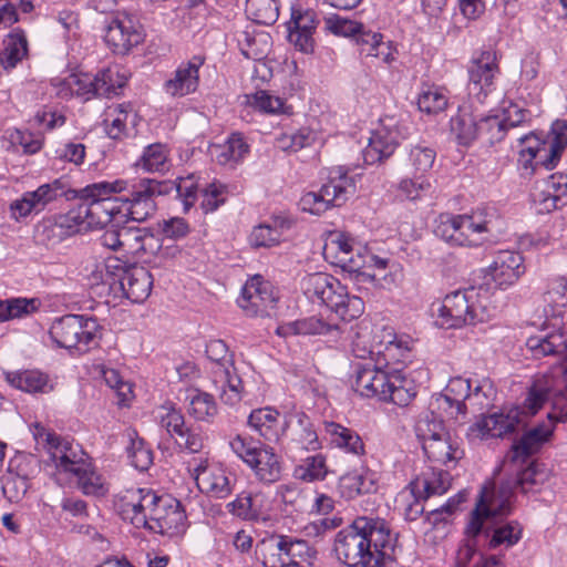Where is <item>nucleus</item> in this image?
I'll use <instances>...</instances> for the list:
<instances>
[{"instance_id": "nucleus-1", "label": "nucleus", "mask_w": 567, "mask_h": 567, "mask_svg": "<svg viewBox=\"0 0 567 567\" xmlns=\"http://www.w3.org/2000/svg\"><path fill=\"white\" fill-rule=\"evenodd\" d=\"M526 347L537 359L561 354L564 361L548 373L534 379L524 406L530 415H534L547 400H550L551 410L547 414L548 421L527 431L513 445L512 451L506 455V465L525 463L526 458L537 452L540 445L551 436L555 423L567 420V337L559 330H542L527 339Z\"/></svg>"}, {"instance_id": "nucleus-16", "label": "nucleus", "mask_w": 567, "mask_h": 567, "mask_svg": "<svg viewBox=\"0 0 567 567\" xmlns=\"http://www.w3.org/2000/svg\"><path fill=\"white\" fill-rule=\"evenodd\" d=\"M114 72L110 69L99 72L95 76L90 74H70L62 80L60 94L87 96L90 94L97 96H110L117 94L122 86H115L113 82Z\"/></svg>"}, {"instance_id": "nucleus-8", "label": "nucleus", "mask_w": 567, "mask_h": 567, "mask_svg": "<svg viewBox=\"0 0 567 567\" xmlns=\"http://www.w3.org/2000/svg\"><path fill=\"white\" fill-rule=\"evenodd\" d=\"M125 189H127V182L123 179L94 183L80 189L78 195L83 200L81 204L86 217V227L90 229L105 227L121 215L120 196H113V194H120Z\"/></svg>"}, {"instance_id": "nucleus-57", "label": "nucleus", "mask_w": 567, "mask_h": 567, "mask_svg": "<svg viewBox=\"0 0 567 567\" xmlns=\"http://www.w3.org/2000/svg\"><path fill=\"white\" fill-rule=\"evenodd\" d=\"M422 449L429 460L440 464H447L455 461V452L453 449L449 432L422 444Z\"/></svg>"}, {"instance_id": "nucleus-49", "label": "nucleus", "mask_w": 567, "mask_h": 567, "mask_svg": "<svg viewBox=\"0 0 567 567\" xmlns=\"http://www.w3.org/2000/svg\"><path fill=\"white\" fill-rule=\"evenodd\" d=\"M348 258L351 259V262L340 265L339 267L342 268L344 271H348L350 274H355L358 280L361 281H371L375 285H381V279L386 280V276H382L381 274L374 272H368L363 270L365 266L368 265V257L369 254H365L362 251V248L359 246H354L349 251Z\"/></svg>"}, {"instance_id": "nucleus-56", "label": "nucleus", "mask_w": 567, "mask_h": 567, "mask_svg": "<svg viewBox=\"0 0 567 567\" xmlns=\"http://www.w3.org/2000/svg\"><path fill=\"white\" fill-rule=\"evenodd\" d=\"M408 383L401 371L395 369L381 400L390 401L400 406L408 405L415 396V392L411 386H408Z\"/></svg>"}, {"instance_id": "nucleus-4", "label": "nucleus", "mask_w": 567, "mask_h": 567, "mask_svg": "<svg viewBox=\"0 0 567 567\" xmlns=\"http://www.w3.org/2000/svg\"><path fill=\"white\" fill-rule=\"evenodd\" d=\"M548 477V473L536 462L518 471L516 477L507 478L496 489L494 484L485 485L471 514L470 528L473 533L482 529L484 518L495 514L511 513V501L515 489L527 494L536 491Z\"/></svg>"}, {"instance_id": "nucleus-35", "label": "nucleus", "mask_w": 567, "mask_h": 567, "mask_svg": "<svg viewBox=\"0 0 567 567\" xmlns=\"http://www.w3.org/2000/svg\"><path fill=\"white\" fill-rule=\"evenodd\" d=\"M249 153V145L241 133H233L224 144L212 146V155L224 166L235 167Z\"/></svg>"}, {"instance_id": "nucleus-26", "label": "nucleus", "mask_w": 567, "mask_h": 567, "mask_svg": "<svg viewBox=\"0 0 567 567\" xmlns=\"http://www.w3.org/2000/svg\"><path fill=\"white\" fill-rule=\"evenodd\" d=\"M532 196L540 213L567 205V174H553L535 188Z\"/></svg>"}, {"instance_id": "nucleus-45", "label": "nucleus", "mask_w": 567, "mask_h": 567, "mask_svg": "<svg viewBox=\"0 0 567 567\" xmlns=\"http://www.w3.org/2000/svg\"><path fill=\"white\" fill-rule=\"evenodd\" d=\"M3 44L4 48L0 53V65L6 70L13 69L27 56V38L23 32L16 31L6 38Z\"/></svg>"}, {"instance_id": "nucleus-23", "label": "nucleus", "mask_w": 567, "mask_h": 567, "mask_svg": "<svg viewBox=\"0 0 567 567\" xmlns=\"http://www.w3.org/2000/svg\"><path fill=\"white\" fill-rule=\"evenodd\" d=\"M193 472L196 485L202 493L216 498H225L231 493L230 478L223 467L200 460Z\"/></svg>"}, {"instance_id": "nucleus-55", "label": "nucleus", "mask_w": 567, "mask_h": 567, "mask_svg": "<svg viewBox=\"0 0 567 567\" xmlns=\"http://www.w3.org/2000/svg\"><path fill=\"white\" fill-rule=\"evenodd\" d=\"M315 140L316 133L309 127H302L295 132L280 133L275 138V146L284 152L296 153L312 145Z\"/></svg>"}, {"instance_id": "nucleus-29", "label": "nucleus", "mask_w": 567, "mask_h": 567, "mask_svg": "<svg viewBox=\"0 0 567 567\" xmlns=\"http://www.w3.org/2000/svg\"><path fill=\"white\" fill-rule=\"evenodd\" d=\"M371 341L374 347L377 359L391 363L392 361L405 360L409 357V348L398 340L394 330L386 326H370Z\"/></svg>"}, {"instance_id": "nucleus-40", "label": "nucleus", "mask_w": 567, "mask_h": 567, "mask_svg": "<svg viewBox=\"0 0 567 567\" xmlns=\"http://www.w3.org/2000/svg\"><path fill=\"white\" fill-rule=\"evenodd\" d=\"M284 535L270 534L257 542L255 556L264 567H284Z\"/></svg>"}, {"instance_id": "nucleus-9", "label": "nucleus", "mask_w": 567, "mask_h": 567, "mask_svg": "<svg viewBox=\"0 0 567 567\" xmlns=\"http://www.w3.org/2000/svg\"><path fill=\"white\" fill-rule=\"evenodd\" d=\"M49 332L58 347L81 353L96 347L101 339L97 320L80 315H68L56 319Z\"/></svg>"}, {"instance_id": "nucleus-61", "label": "nucleus", "mask_w": 567, "mask_h": 567, "mask_svg": "<svg viewBox=\"0 0 567 567\" xmlns=\"http://www.w3.org/2000/svg\"><path fill=\"white\" fill-rule=\"evenodd\" d=\"M414 429L416 437L421 444H424L425 442L441 435H445L447 432L442 419L439 417L434 412L422 413L419 416Z\"/></svg>"}, {"instance_id": "nucleus-28", "label": "nucleus", "mask_w": 567, "mask_h": 567, "mask_svg": "<svg viewBox=\"0 0 567 567\" xmlns=\"http://www.w3.org/2000/svg\"><path fill=\"white\" fill-rule=\"evenodd\" d=\"M205 58L194 55L187 62L181 63L174 76L165 82V91L172 96H185L195 92L199 84V69Z\"/></svg>"}, {"instance_id": "nucleus-27", "label": "nucleus", "mask_w": 567, "mask_h": 567, "mask_svg": "<svg viewBox=\"0 0 567 567\" xmlns=\"http://www.w3.org/2000/svg\"><path fill=\"white\" fill-rule=\"evenodd\" d=\"M473 380L463 377L450 379L444 391L435 396L436 408L452 417L466 414V402Z\"/></svg>"}, {"instance_id": "nucleus-39", "label": "nucleus", "mask_w": 567, "mask_h": 567, "mask_svg": "<svg viewBox=\"0 0 567 567\" xmlns=\"http://www.w3.org/2000/svg\"><path fill=\"white\" fill-rule=\"evenodd\" d=\"M31 432L37 445H41L49 453L55 466L60 463V458L58 457L59 452L62 455H69L73 450L70 442L61 440L60 436L49 431L41 423H34L31 427Z\"/></svg>"}, {"instance_id": "nucleus-24", "label": "nucleus", "mask_w": 567, "mask_h": 567, "mask_svg": "<svg viewBox=\"0 0 567 567\" xmlns=\"http://www.w3.org/2000/svg\"><path fill=\"white\" fill-rule=\"evenodd\" d=\"M506 514H495L488 518H484L482 529L477 533H473L467 525L466 533L473 538L478 534L484 533L486 536L491 535L488 546L489 548H496L505 546L506 548L514 546L522 537V527L517 522L501 523V518L507 516Z\"/></svg>"}, {"instance_id": "nucleus-2", "label": "nucleus", "mask_w": 567, "mask_h": 567, "mask_svg": "<svg viewBox=\"0 0 567 567\" xmlns=\"http://www.w3.org/2000/svg\"><path fill=\"white\" fill-rule=\"evenodd\" d=\"M396 543L383 519L358 517L336 534L333 551L347 567H388L395 560Z\"/></svg>"}, {"instance_id": "nucleus-48", "label": "nucleus", "mask_w": 567, "mask_h": 567, "mask_svg": "<svg viewBox=\"0 0 567 567\" xmlns=\"http://www.w3.org/2000/svg\"><path fill=\"white\" fill-rule=\"evenodd\" d=\"M410 486H414L417 492L422 493L423 498L426 499L432 495H441L449 489L450 474L442 470H432L431 473L417 477Z\"/></svg>"}, {"instance_id": "nucleus-22", "label": "nucleus", "mask_w": 567, "mask_h": 567, "mask_svg": "<svg viewBox=\"0 0 567 567\" xmlns=\"http://www.w3.org/2000/svg\"><path fill=\"white\" fill-rule=\"evenodd\" d=\"M529 414L523 406L522 410L515 408L509 410L506 414L494 413L483 416L470 427L471 435L474 437H502L508 433L514 432L517 426L523 423L522 415Z\"/></svg>"}, {"instance_id": "nucleus-32", "label": "nucleus", "mask_w": 567, "mask_h": 567, "mask_svg": "<svg viewBox=\"0 0 567 567\" xmlns=\"http://www.w3.org/2000/svg\"><path fill=\"white\" fill-rule=\"evenodd\" d=\"M248 425L265 441L279 442L285 434V421L281 422L280 413L271 408L254 410L248 416Z\"/></svg>"}, {"instance_id": "nucleus-18", "label": "nucleus", "mask_w": 567, "mask_h": 567, "mask_svg": "<svg viewBox=\"0 0 567 567\" xmlns=\"http://www.w3.org/2000/svg\"><path fill=\"white\" fill-rule=\"evenodd\" d=\"M286 442L284 447L287 454L295 455L301 451H317L321 447L317 431L309 416L296 413L285 420Z\"/></svg>"}, {"instance_id": "nucleus-38", "label": "nucleus", "mask_w": 567, "mask_h": 567, "mask_svg": "<svg viewBox=\"0 0 567 567\" xmlns=\"http://www.w3.org/2000/svg\"><path fill=\"white\" fill-rule=\"evenodd\" d=\"M337 329L336 326L329 324L320 318L309 317L291 322H286L276 329L278 336L287 338L292 336H315L328 334Z\"/></svg>"}, {"instance_id": "nucleus-6", "label": "nucleus", "mask_w": 567, "mask_h": 567, "mask_svg": "<svg viewBox=\"0 0 567 567\" xmlns=\"http://www.w3.org/2000/svg\"><path fill=\"white\" fill-rule=\"evenodd\" d=\"M502 226V219L494 208H483L471 215L441 214L434 234L453 246H476L481 235H497Z\"/></svg>"}, {"instance_id": "nucleus-58", "label": "nucleus", "mask_w": 567, "mask_h": 567, "mask_svg": "<svg viewBox=\"0 0 567 567\" xmlns=\"http://www.w3.org/2000/svg\"><path fill=\"white\" fill-rule=\"evenodd\" d=\"M246 13L254 22L269 25L277 21L279 9L276 0H247Z\"/></svg>"}, {"instance_id": "nucleus-59", "label": "nucleus", "mask_w": 567, "mask_h": 567, "mask_svg": "<svg viewBox=\"0 0 567 567\" xmlns=\"http://www.w3.org/2000/svg\"><path fill=\"white\" fill-rule=\"evenodd\" d=\"M65 193L66 185L61 179H54L52 183L39 186L33 192H27V195L30 200H32L35 213H39L43 210L49 203L65 195Z\"/></svg>"}, {"instance_id": "nucleus-14", "label": "nucleus", "mask_w": 567, "mask_h": 567, "mask_svg": "<svg viewBox=\"0 0 567 567\" xmlns=\"http://www.w3.org/2000/svg\"><path fill=\"white\" fill-rule=\"evenodd\" d=\"M354 188V181L348 176V171L343 167H334L329 171L328 182L321 186L320 190L309 194L315 200L317 212L321 215L330 207L343 205Z\"/></svg>"}, {"instance_id": "nucleus-53", "label": "nucleus", "mask_w": 567, "mask_h": 567, "mask_svg": "<svg viewBox=\"0 0 567 567\" xmlns=\"http://www.w3.org/2000/svg\"><path fill=\"white\" fill-rule=\"evenodd\" d=\"M449 97L442 87L423 85L417 95V107L426 114H437L447 106Z\"/></svg>"}, {"instance_id": "nucleus-54", "label": "nucleus", "mask_w": 567, "mask_h": 567, "mask_svg": "<svg viewBox=\"0 0 567 567\" xmlns=\"http://www.w3.org/2000/svg\"><path fill=\"white\" fill-rule=\"evenodd\" d=\"M168 148L162 143H154L145 147L136 166L146 172L156 173L168 169Z\"/></svg>"}, {"instance_id": "nucleus-37", "label": "nucleus", "mask_w": 567, "mask_h": 567, "mask_svg": "<svg viewBox=\"0 0 567 567\" xmlns=\"http://www.w3.org/2000/svg\"><path fill=\"white\" fill-rule=\"evenodd\" d=\"M282 554L284 567H310L316 550L307 540L284 535Z\"/></svg>"}, {"instance_id": "nucleus-64", "label": "nucleus", "mask_w": 567, "mask_h": 567, "mask_svg": "<svg viewBox=\"0 0 567 567\" xmlns=\"http://www.w3.org/2000/svg\"><path fill=\"white\" fill-rule=\"evenodd\" d=\"M157 417L161 426L165 429L173 439L186 426L183 413L172 403L162 405Z\"/></svg>"}, {"instance_id": "nucleus-13", "label": "nucleus", "mask_w": 567, "mask_h": 567, "mask_svg": "<svg viewBox=\"0 0 567 567\" xmlns=\"http://www.w3.org/2000/svg\"><path fill=\"white\" fill-rule=\"evenodd\" d=\"M278 299L275 287L261 276H255L243 287L238 305L248 316L270 317Z\"/></svg>"}, {"instance_id": "nucleus-31", "label": "nucleus", "mask_w": 567, "mask_h": 567, "mask_svg": "<svg viewBox=\"0 0 567 567\" xmlns=\"http://www.w3.org/2000/svg\"><path fill=\"white\" fill-rule=\"evenodd\" d=\"M342 320H352L361 316L364 310L363 300L357 296H350L347 288L337 279L334 286L328 291L323 302Z\"/></svg>"}, {"instance_id": "nucleus-5", "label": "nucleus", "mask_w": 567, "mask_h": 567, "mask_svg": "<svg viewBox=\"0 0 567 567\" xmlns=\"http://www.w3.org/2000/svg\"><path fill=\"white\" fill-rule=\"evenodd\" d=\"M442 328L456 329L487 321L493 315L488 289L483 286L453 291L442 302L432 306Z\"/></svg>"}, {"instance_id": "nucleus-7", "label": "nucleus", "mask_w": 567, "mask_h": 567, "mask_svg": "<svg viewBox=\"0 0 567 567\" xmlns=\"http://www.w3.org/2000/svg\"><path fill=\"white\" fill-rule=\"evenodd\" d=\"M102 286L109 288L114 299L126 298L134 303L145 301L153 287L151 272L142 266H127L117 257H107L93 272Z\"/></svg>"}, {"instance_id": "nucleus-47", "label": "nucleus", "mask_w": 567, "mask_h": 567, "mask_svg": "<svg viewBox=\"0 0 567 567\" xmlns=\"http://www.w3.org/2000/svg\"><path fill=\"white\" fill-rule=\"evenodd\" d=\"M353 239L342 233H333L326 241L323 247V256L334 266L351 262L348 258L349 251L353 248Z\"/></svg>"}, {"instance_id": "nucleus-62", "label": "nucleus", "mask_w": 567, "mask_h": 567, "mask_svg": "<svg viewBox=\"0 0 567 567\" xmlns=\"http://www.w3.org/2000/svg\"><path fill=\"white\" fill-rule=\"evenodd\" d=\"M126 435L130 440L126 450L132 465L140 471H146L153 463L152 451L145 446L142 439L137 437L134 430H128Z\"/></svg>"}, {"instance_id": "nucleus-50", "label": "nucleus", "mask_w": 567, "mask_h": 567, "mask_svg": "<svg viewBox=\"0 0 567 567\" xmlns=\"http://www.w3.org/2000/svg\"><path fill=\"white\" fill-rule=\"evenodd\" d=\"M337 279L324 272H316L306 276L302 280L305 295L312 301L323 305L328 297V291L332 289Z\"/></svg>"}, {"instance_id": "nucleus-20", "label": "nucleus", "mask_w": 567, "mask_h": 567, "mask_svg": "<svg viewBox=\"0 0 567 567\" xmlns=\"http://www.w3.org/2000/svg\"><path fill=\"white\" fill-rule=\"evenodd\" d=\"M525 271L524 257L519 252L501 250L486 268V277H489L496 288L506 290L515 285Z\"/></svg>"}, {"instance_id": "nucleus-12", "label": "nucleus", "mask_w": 567, "mask_h": 567, "mask_svg": "<svg viewBox=\"0 0 567 567\" xmlns=\"http://www.w3.org/2000/svg\"><path fill=\"white\" fill-rule=\"evenodd\" d=\"M130 195L120 197L123 217H128L134 221H144L156 210L155 197L168 192L165 183L156 179L144 178L130 185L127 189Z\"/></svg>"}, {"instance_id": "nucleus-42", "label": "nucleus", "mask_w": 567, "mask_h": 567, "mask_svg": "<svg viewBox=\"0 0 567 567\" xmlns=\"http://www.w3.org/2000/svg\"><path fill=\"white\" fill-rule=\"evenodd\" d=\"M450 123L451 132L458 144L468 146L478 140V118L466 110H461Z\"/></svg>"}, {"instance_id": "nucleus-10", "label": "nucleus", "mask_w": 567, "mask_h": 567, "mask_svg": "<svg viewBox=\"0 0 567 567\" xmlns=\"http://www.w3.org/2000/svg\"><path fill=\"white\" fill-rule=\"evenodd\" d=\"M229 446L260 483L272 484L280 480L282 470L280 458L270 445L255 442L251 437L236 435L230 440Z\"/></svg>"}, {"instance_id": "nucleus-11", "label": "nucleus", "mask_w": 567, "mask_h": 567, "mask_svg": "<svg viewBox=\"0 0 567 567\" xmlns=\"http://www.w3.org/2000/svg\"><path fill=\"white\" fill-rule=\"evenodd\" d=\"M206 354L216 363L215 383H220L219 399L223 403L237 405L245 393L244 384L233 364L231 354L223 340H212L206 346Z\"/></svg>"}, {"instance_id": "nucleus-21", "label": "nucleus", "mask_w": 567, "mask_h": 567, "mask_svg": "<svg viewBox=\"0 0 567 567\" xmlns=\"http://www.w3.org/2000/svg\"><path fill=\"white\" fill-rule=\"evenodd\" d=\"M400 138L401 132L393 120L382 121L372 132L369 144L363 150L364 162L373 165L389 158L395 152Z\"/></svg>"}, {"instance_id": "nucleus-43", "label": "nucleus", "mask_w": 567, "mask_h": 567, "mask_svg": "<svg viewBox=\"0 0 567 567\" xmlns=\"http://www.w3.org/2000/svg\"><path fill=\"white\" fill-rule=\"evenodd\" d=\"M326 432L330 435L331 442L347 452L354 455L364 454V444L362 439L351 429L342 426L338 423L330 422L326 424Z\"/></svg>"}, {"instance_id": "nucleus-36", "label": "nucleus", "mask_w": 567, "mask_h": 567, "mask_svg": "<svg viewBox=\"0 0 567 567\" xmlns=\"http://www.w3.org/2000/svg\"><path fill=\"white\" fill-rule=\"evenodd\" d=\"M374 474L365 468L344 474L339 480V491L348 499L375 491Z\"/></svg>"}, {"instance_id": "nucleus-30", "label": "nucleus", "mask_w": 567, "mask_h": 567, "mask_svg": "<svg viewBox=\"0 0 567 567\" xmlns=\"http://www.w3.org/2000/svg\"><path fill=\"white\" fill-rule=\"evenodd\" d=\"M121 239L122 248L137 257L154 256L162 248L161 239L148 228L124 226Z\"/></svg>"}, {"instance_id": "nucleus-51", "label": "nucleus", "mask_w": 567, "mask_h": 567, "mask_svg": "<svg viewBox=\"0 0 567 567\" xmlns=\"http://www.w3.org/2000/svg\"><path fill=\"white\" fill-rule=\"evenodd\" d=\"M245 97L248 105L262 113L272 115L291 113V107L286 105L284 99L268 91H257L254 94H247Z\"/></svg>"}, {"instance_id": "nucleus-52", "label": "nucleus", "mask_w": 567, "mask_h": 567, "mask_svg": "<svg viewBox=\"0 0 567 567\" xmlns=\"http://www.w3.org/2000/svg\"><path fill=\"white\" fill-rule=\"evenodd\" d=\"M290 224L285 220L276 219L274 225L261 224L256 226L250 236L249 240L254 247H271L279 244L282 230L288 229Z\"/></svg>"}, {"instance_id": "nucleus-25", "label": "nucleus", "mask_w": 567, "mask_h": 567, "mask_svg": "<svg viewBox=\"0 0 567 567\" xmlns=\"http://www.w3.org/2000/svg\"><path fill=\"white\" fill-rule=\"evenodd\" d=\"M142 40V32L130 18H114L105 27L104 41L115 54L128 53Z\"/></svg>"}, {"instance_id": "nucleus-33", "label": "nucleus", "mask_w": 567, "mask_h": 567, "mask_svg": "<svg viewBox=\"0 0 567 567\" xmlns=\"http://www.w3.org/2000/svg\"><path fill=\"white\" fill-rule=\"evenodd\" d=\"M4 378L11 386L31 394H48L54 389L49 375L40 370L9 371Z\"/></svg>"}, {"instance_id": "nucleus-46", "label": "nucleus", "mask_w": 567, "mask_h": 567, "mask_svg": "<svg viewBox=\"0 0 567 567\" xmlns=\"http://www.w3.org/2000/svg\"><path fill=\"white\" fill-rule=\"evenodd\" d=\"M522 143H530L536 154V165L547 171L554 169L563 154V150L557 148L551 142L540 141L535 135H525L519 137Z\"/></svg>"}, {"instance_id": "nucleus-15", "label": "nucleus", "mask_w": 567, "mask_h": 567, "mask_svg": "<svg viewBox=\"0 0 567 567\" xmlns=\"http://www.w3.org/2000/svg\"><path fill=\"white\" fill-rule=\"evenodd\" d=\"M499 73L496 52L482 51L468 66V95L483 103L494 90V80Z\"/></svg>"}, {"instance_id": "nucleus-19", "label": "nucleus", "mask_w": 567, "mask_h": 567, "mask_svg": "<svg viewBox=\"0 0 567 567\" xmlns=\"http://www.w3.org/2000/svg\"><path fill=\"white\" fill-rule=\"evenodd\" d=\"M60 463L56 468L61 472L73 474L78 480L79 488L85 495L103 496L107 488L102 476L96 473L92 465L82 457H78L74 449L69 455L58 454Z\"/></svg>"}, {"instance_id": "nucleus-44", "label": "nucleus", "mask_w": 567, "mask_h": 567, "mask_svg": "<svg viewBox=\"0 0 567 567\" xmlns=\"http://www.w3.org/2000/svg\"><path fill=\"white\" fill-rule=\"evenodd\" d=\"M187 412L197 421L212 422L217 415V404L212 394L199 390H193L187 395Z\"/></svg>"}, {"instance_id": "nucleus-41", "label": "nucleus", "mask_w": 567, "mask_h": 567, "mask_svg": "<svg viewBox=\"0 0 567 567\" xmlns=\"http://www.w3.org/2000/svg\"><path fill=\"white\" fill-rule=\"evenodd\" d=\"M496 394L497 391L494 383L488 378L473 380L466 402V411L471 409L474 412H478L492 408Z\"/></svg>"}, {"instance_id": "nucleus-3", "label": "nucleus", "mask_w": 567, "mask_h": 567, "mask_svg": "<svg viewBox=\"0 0 567 567\" xmlns=\"http://www.w3.org/2000/svg\"><path fill=\"white\" fill-rule=\"evenodd\" d=\"M124 520L136 528L174 536L184 530L186 516L177 499L158 495L151 488L127 489L116 503Z\"/></svg>"}, {"instance_id": "nucleus-34", "label": "nucleus", "mask_w": 567, "mask_h": 567, "mask_svg": "<svg viewBox=\"0 0 567 567\" xmlns=\"http://www.w3.org/2000/svg\"><path fill=\"white\" fill-rule=\"evenodd\" d=\"M226 507L230 514L241 519L257 520L266 512V496L261 492H243Z\"/></svg>"}, {"instance_id": "nucleus-60", "label": "nucleus", "mask_w": 567, "mask_h": 567, "mask_svg": "<svg viewBox=\"0 0 567 567\" xmlns=\"http://www.w3.org/2000/svg\"><path fill=\"white\" fill-rule=\"evenodd\" d=\"M40 301L35 298H11L0 300V322L20 318L38 310Z\"/></svg>"}, {"instance_id": "nucleus-63", "label": "nucleus", "mask_w": 567, "mask_h": 567, "mask_svg": "<svg viewBox=\"0 0 567 567\" xmlns=\"http://www.w3.org/2000/svg\"><path fill=\"white\" fill-rule=\"evenodd\" d=\"M478 140L491 145L502 141L506 133L504 121L497 115L478 118Z\"/></svg>"}, {"instance_id": "nucleus-17", "label": "nucleus", "mask_w": 567, "mask_h": 567, "mask_svg": "<svg viewBox=\"0 0 567 567\" xmlns=\"http://www.w3.org/2000/svg\"><path fill=\"white\" fill-rule=\"evenodd\" d=\"M395 369L390 363L377 359L375 362L368 360L355 367V379L352 384L355 392L362 396L371 398L384 396L390 378H392Z\"/></svg>"}]
</instances>
